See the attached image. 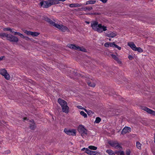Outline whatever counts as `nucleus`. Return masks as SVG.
Listing matches in <instances>:
<instances>
[{
	"mask_svg": "<svg viewBox=\"0 0 155 155\" xmlns=\"http://www.w3.org/2000/svg\"><path fill=\"white\" fill-rule=\"evenodd\" d=\"M93 154H92V155H98L99 153L96 151H93V153H92Z\"/></svg>",
	"mask_w": 155,
	"mask_h": 155,
	"instance_id": "58836bf2",
	"label": "nucleus"
},
{
	"mask_svg": "<svg viewBox=\"0 0 155 155\" xmlns=\"http://www.w3.org/2000/svg\"><path fill=\"white\" fill-rule=\"evenodd\" d=\"M77 107H78V109H82V110H83L84 108V107H82L81 106H77Z\"/></svg>",
	"mask_w": 155,
	"mask_h": 155,
	"instance_id": "a19ab883",
	"label": "nucleus"
},
{
	"mask_svg": "<svg viewBox=\"0 0 155 155\" xmlns=\"http://www.w3.org/2000/svg\"><path fill=\"white\" fill-rule=\"evenodd\" d=\"M111 56L112 58H114L115 61H116L117 63L119 64H122V62L120 59L115 55L111 54Z\"/></svg>",
	"mask_w": 155,
	"mask_h": 155,
	"instance_id": "4468645a",
	"label": "nucleus"
},
{
	"mask_svg": "<svg viewBox=\"0 0 155 155\" xmlns=\"http://www.w3.org/2000/svg\"><path fill=\"white\" fill-rule=\"evenodd\" d=\"M87 23H89V22H87Z\"/></svg>",
	"mask_w": 155,
	"mask_h": 155,
	"instance_id": "4d7b16f0",
	"label": "nucleus"
},
{
	"mask_svg": "<svg viewBox=\"0 0 155 155\" xmlns=\"http://www.w3.org/2000/svg\"><path fill=\"white\" fill-rule=\"evenodd\" d=\"M39 34V33L37 32H32V36H37Z\"/></svg>",
	"mask_w": 155,
	"mask_h": 155,
	"instance_id": "c85d7f7f",
	"label": "nucleus"
},
{
	"mask_svg": "<svg viewBox=\"0 0 155 155\" xmlns=\"http://www.w3.org/2000/svg\"><path fill=\"white\" fill-rule=\"evenodd\" d=\"M109 46L114 48V45L115 44L114 42H109Z\"/></svg>",
	"mask_w": 155,
	"mask_h": 155,
	"instance_id": "2f4dec72",
	"label": "nucleus"
},
{
	"mask_svg": "<svg viewBox=\"0 0 155 155\" xmlns=\"http://www.w3.org/2000/svg\"><path fill=\"white\" fill-rule=\"evenodd\" d=\"M107 0H101V1L103 3H106Z\"/></svg>",
	"mask_w": 155,
	"mask_h": 155,
	"instance_id": "49530a36",
	"label": "nucleus"
},
{
	"mask_svg": "<svg viewBox=\"0 0 155 155\" xmlns=\"http://www.w3.org/2000/svg\"><path fill=\"white\" fill-rule=\"evenodd\" d=\"M6 34L5 33H1L0 34V37L2 38L6 37Z\"/></svg>",
	"mask_w": 155,
	"mask_h": 155,
	"instance_id": "7c9ffc66",
	"label": "nucleus"
},
{
	"mask_svg": "<svg viewBox=\"0 0 155 155\" xmlns=\"http://www.w3.org/2000/svg\"><path fill=\"white\" fill-rule=\"evenodd\" d=\"M64 132L67 134L69 135L75 136L76 131L75 130H68L66 128H65L64 130Z\"/></svg>",
	"mask_w": 155,
	"mask_h": 155,
	"instance_id": "1a4fd4ad",
	"label": "nucleus"
},
{
	"mask_svg": "<svg viewBox=\"0 0 155 155\" xmlns=\"http://www.w3.org/2000/svg\"><path fill=\"white\" fill-rule=\"evenodd\" d=\"M91 26L94 30L99 33L102 32L103 31H105L107 30L106 26H102L101 24H98V22L97 21H94L91 23Z\"/></svg>",
	"mask_w": 155,
	"mask_h": 155,
	"instance_id": "f257e3e1",
	"label": "nucleus"
},
{
	"mask_svg": "<svg viewBox=\"0 0 155 155\" xmlns=\"http://www.w3.org/2000/svg\"><path fill=\"white\" fill-rule=\"evenodd\" d=\"M14 32V35H18L19 36L20 34H21L20 33H19V32Z\"/></svg>",
	"mask_w": 155,
	"mask_h": 155,
	"instance_id": "37998d69",
	"label": "nucleus"
},
{
	"mask_svg": "<svg viewBox=\"0 0 155 155\" xmlns=\"http://www.w3.org/2000/svg\"><path fill=\"white\" fill-rule=\"evenodd\" d=\"M83 110H85V111L87 113V114L88 115H89V113L90 112H91L92 113V112L91 110L88 111L86 109H85L84 108V109Z\"/></svg>",
	"mask_w": 155,
	"mask_h": 155,
	"instance_id": "79ce46f5",
	"label": "nucleus"
},
{
	"mask_svg": "<svg viewBox=\"0 0 155 155\" xmlns=\"http://www.w3.org/2000/svg\"><path fill=\"white\" fill-rule=\"evenodd\" d=\"M80 114L81 115L83 116L84 118H86L87 117V114L84 111H81Z\"/></svg>",
	"mask_w": 155,
	"mask_h": 155,
	"instance_id": "393cba45",
	"label": "nucleus"
},
{
	"mask_svg": "<svg viewBox=\"0 0 155 155\" xmlns=\"http://www.w3.org/2000/svg\"><path fill=\"white\" fill-rule=\"evenodd\" d=\"M109 40V41H111V39L110 38Z\"/></svg>",
	"mask_w": 155,
	"mask_h": 155,
	"instance_id": "6e6d98bb",
	"label": "nucleus"
},
{
	"mask_svg": "<svg viewBox=\"0 0 155 155\" xmlns=\"http://www.w3.org/2000/svg\"><path fill=\"white\" fill-rule=\"evenodd\" d=\"M9 31H10V32L12 33L14 32V31H13L12 29H11V28H10V30H9Z\"/></svg>",
	"mask_w": 155,
	"mask_h": 155,
	"instance_id": "3c124183",
	"label": "nucleus"
},
{
	"mask_svg": "<svg viewBox=\"0 0 155 155\" xmlns=\"http://www.w3.org/2000/svg\"><path fill=\"white\" fill-rule=\"evenodd\" d=\"M113 93H111V92H109V94L110 95H113Z\"/></svg>",
	"mask_w": 155,
	"mask_h": 155,
	"instance_id": "603ef678",
	"label": "nucleus"
},
{
	"mask_svg": "<svg viewBox=\"0 0 155 155\" xmlns=\"http://www.w3.org/2000/svg\"><path fill=\"white\" fill-rule=\"evenodd\" d=\"M135 50V51H137L138 52H140V53H141V52H143V49L141 48L140 47H138V48L137 47L136 48Z\"/></svg>",
	"mask_w": 155,
	"mask_h": 155,
	"instance_id": "a878e982",
	"label": "nucleus"
},
{
	"mask_svg": "<svg viewBox=\"0 0 155 155\" xmlns=\"http://www.w3.org/2000/svg\"><path fill=\"white\" fill-rule=\"evenodd\" d=\"M51 6V5L58 4L59 2L57 0H49Z\"/></svg>",
	"mask_w": 155,
	"mask_h": 155,
	"instance_id": "6ab92c4d",
	"label": "nucleus"
},
{
	"mask_svg": "<svg viewBox=\"0 0 155 155\" xmlns=\"http://www.w3.org/2000/svg\"><path fill=\"white\" fill-rule=\"evenodd\" d=\"M4 58H5V57L4 56H1L0 57V61L2 60Z\"/></svg>",
	"mask_w": 155,
	"mask_h": 155,
	"instance_id": "09e8293b",
	"label": "nucleus"
},
{
	"mask_svg": "<svg viewBox=\"0 0 155 155\" xmlns=\"http://www.w3.org/2000/svg\"><path fill=\"white\" fill-rule=\"evenodd\" d=\"M90 112L89 113V114L90 113Z\"/></svg>",
	"mask_w": 155,
	"mask_h": 155,
	"instance_id": "13d9d810",
	"label": "nucleus"
},
{
	"mask_svg": "<svg viewBox=\"0 0 155 155\" xmlns=\"http://www.w3.org/2000/svg\"><path fill=\"white\" fill-rule=\"evenodd\" d=\"M43 19L48 22L51 25L59 29L62 31H64L67 29V28L66 26L62 25H59V24H56L54 22H53L52 20L47 17H43Z\"/></svg>",
	"mask_w": 155,
	"mask_h": 155,
	"instance_id": "f03ea898",
	"label": "nucleus"
},
{
	"mask_svg": "<svg viewBox=\"0 0 155 155\" xmlns=\"http://www.w3.org/2000/svg\"><path fill=\"white\" fill-rule=\"evenodd\" d=\"M49 1V0L47 1H44L42 0L40 2L39 5L41 6L42 7L44 8H48L51 6L50 4Z\"/></svg>",
	"mask_w": 155,
	"mask_h": 155,
	"instance_id": "0eeeda50",
	"label": "nucleus"
},
{
	"mask_svg": "<svg viewBox=\"0 0 155 155\" xmlns=\"http://www.w3.org/2000/svg\"><path fill=\"white\" fill-rule=\"evenodd\" d=\"M67 46L69 48L78 51H81L84 52H86V50L84 48L80 47L79 46H76L74 44H68Z\"/></svg>",
	"mask_w": 155,
	"mask_h": 155,
	"instance_id": "20e7f679",
	"label": "nucleus"
},
{
	"mask_svg": "<svg viewBox=\"0 0 155 155\" xmlns=\"http://www.w3.org/2000/svg\"><path fill=\"white\" fill-rule=\"evenodd\" d=\"M23 119L24 120H28L27 118L26 117H24L23 118Z\"/></svg>",
	"mask_w": 155,
	"mask_h": 155,
	"instance_id": "8fccbe9b",
	"label": "nucleus"
},
{
	"mask_svg": "<svg viewBox=\"0 0 155 155\" xmlns=\"http://www.w3.org/2000/svg\"><path fill=\"white\" fill-rule=\"evenodd\" d=\"M58 102L61 106L62 111L66 113H68L69 112V108L67 105V102L61 98H59Z\"/></svg>",
	"mask_w": 155,
	"mask_h": 155,
	"instance_id": "7ed1b4c3",
	"label": "nucleus"
},
{
	"mask_svg": "<svg viewBox=\"0 0 155 155\" xmlns=\"http://www.w3.org/2000/svg\"><path fill=\"white\" fill-rule=\"evenodd\" d=\"M141 144L139 142H137L136 146L139 149H141Z\"/></svg>",
	"mask_w": 155,
	"mask_h": 155,
	"instance_id": "bb28decb",
	"label": "nucleus"
},
{
	"mask_svg": "<svg viewBox=\"0 0 155 155\" xmlns=\"http://www.w3.org/2000/svg\"><path fill=\"white\" fill-rule=\"evenodd\" d=\"M92 7H88L87 6L85 7H84L82 8H81V10L82 9L83 10L86 11V10L90 11L91 9H92ZM79 9H80V8H78Z\"/></svg>",
	"mask_w": 155,
	"mask_h": 155,
	"instance_id": "aec40b11",
	"label": "nucleus"
},
{
	"mask_svg": "<svg viewBox=\"0 0 155 155\" xmlns=\"http://www.w3.org/2000/svg\"><path fill=\"white\" fill-rule=\"evenodd\" d=\"M127 45L133 50L135 51L136 48V46L133 42H129L127 43Z\"/></svg>",
	"mask_w": 155,
	"mask_h": 155,
	"instance_id": "ddd939ff",
	"label": "nucleus"
},
{
	"mask_svg": "<svg viewBox=\"0 0 155 155\" xmlns=\"http://www.w3.org/2000/svg\"><path fill=\"white\" fill-rule=\"evenodd\" d=\"M101 121V119L99 117H97L96 118V120L94 122L95 123H99Z\"/></svg>",
	"mask_w": 155,
	"mask_h": 155,
	"instance_id": "cd10ccee",
	"label": "nucleus"
},
{
	"mask_svg": "<svg viewBox=\"0 0 155 155\" xmlns=\"http://www.w3.org/2000/svg\"><path fill=\"white\" fill-rule=\"evenodd\" d=\"M106 152L110 155H115L114 152L111 150H107L106 151Z\"/></svg>",
	"mask_w": 155,
	"mask_h": 155,
	"instance_id": "4be33fe9",
	"label": "nucleus"
},
{
	"mask_svg": "<svg viewBox=\"0 0 155 155\" xmlns=\"http://www.w3.org/2000/svg\"><path fill=\"white\" fill-rule=\"evenodd\" d=\"M104 46L107 48H108L109 47V42L105 43L104 44Z\"/></svg>",
	"mask_w": 155,
	"mask_h": 155,
	"instance_id": "e433bc0d",
	"label": "nucleus"
},
{
	"mask_svg": "<svg viewBox=\"0 0 155 155\" xmlns=\"http://www.w3.org/2000/svg\"><path fill=\"white\" fill-rule=\"evenodd\" d=\"M88 149L87 148H83L81 149V150L82 151H84V150H85V151H87V149Z\"/></svg>",
	"mask_w": 155,
	"mask_h": 155,
	"instance_id": "de8ad7c7",
	"label": "nucleus"
},
{
	"mask_svg": "<svg viewBox=\"0 0 155 155\" xmlns=\"http://www.w3.org/2000/svg\"><path fill=\"white\" fill-rule=\"evenodd\" d=\"M115 153L116 154H118V153H119L120 154V155H124V153L123 151H117L115 152Z\"/></svg>",
	"mask_w": 155,
	"mask_h": 155,
	"instance_id": "c756f323",
	"label": "nucleus"
},
{
	"mask_svg": "<svg viewBox=\"0 0 155 155\" xmlns=\"http://www.w3.org/2000/svg\"><path fill=\"white\" fill-rule=\"evenodd\" d=\"M24 39L26 40H27V41H28L30 39V38L28 37H27L26 36H25Z\"/></svg>",
	"mask_w": 155,
	"mask_h": 155,
	"instance_id": "a18cd8bd",
	"label": "nucleus"
},
{
	"mask_svg": "<svg viewBox=\"0 0 155 155\" xmlns=\"http://www.w3.org/2000/svg\"><path fill=\"white\" fill-rule=\"evenodd\" d=\"M30 122H31V124H30L29 127L30 129L32 130H34L36 128V126L35 123H34V121L30 120Z\"/></svg>",
	"mask_w": 155,
	"mask_h": 155,
	"instance_id": "2eb2a0df",
	"label": "nucleus"
},
{
	"mask_svg": "<svg viewBox=\"0 0 155 155\" xmlns=\"http://www.w3.org/2000/svg\"><path fill=\"white\" fill-rule=\"evenodd\" d=\"M128 58L130 60H132L134 58L131 55H129L128 56Z\"/></svg>",
	"mask_w": 155,
	"mask_h": 155,
	"instance_id": "c9c22d12",
	"label": "nucleus"
},
{
	"mask_svg": "<svg viewBox=\"0 0 155 155\" xmlns=\"http://www.w3.org/2000/svg\"><path fill=\"white\" fill-rule=\"evenodd\" d=\"M88 148L90 150H95L97 149V147L93 146H88Z\"/></svg>",
	"mask_w": 155,
	"mask_h": 155,
	"instance_id": "b1692460",
	"label": "nucleus"
},
{
	"mask_svg": "<svg viewBox=\"0 0 155 155\" xmlns=\"http://www.w3.org/2000/svg\"><path fill=\"white\" fill-rule=\"evenodd\" d=\"M8 152H10V151H9Z\"/></svg>",
	"mask_w": 155,
	"mask_h": 155,
	"instance_id": "bf43d9fd",
	"label": "nucleus"
},
{
	"mask_svg": "<svg viewBox=\"0 0 155 155\" xmlns=\"http://www.w3.org/2000/svg\"><path fill=\"white\" fill-rule=\"evenodd\" d=\"M6 37L8 40L11 42L16 43L18 41V39L16 36L11 34H6Z\"/></svg>",
	"mask_w": 155,
	"mask_h": 155,
	"instance_id": "423d86ee",
	"label": "nucleus"
},
{
	"mask_svg": "<svg viewBox=\"0 0 155 155\" xmlns=\"http://www.w3.org/2000/svg\"><path fill=\"white\" fill-rule=\"evenodd\" d=\"M154 143H155V134H154Z\"/></svg>",
	"mask_w": 155,
	"mask_h": 155,
	"instance_id": "864d4df0",
	"label": "nucleus"
},
{
	"mask_svg": "<svg viewBox=\"0 0 155 155\" xmlns=\"http://www.w3.org/2000/svg\"><path fill=\"white\" fill-rule=\"evenodd\" d=\"M96 1L95 0H91L87 1L86 2V5L88 4H94L96 2Z\"/></svg>",
	"mask_w": 155,
	"mask_h": 155,
	"instance_id": "412c9836",
	"label": "nucleus"
},
{
	"mask_svg": "<svg viewBox=\"0 0 155 155\" xmlns=\"http://www.w3.org/2000/svg\"><path fill=\"white\" fill-rule=\"evenodd\" d=\"M58 0L59 1L64 2L65 1H66V0Z\"/></svg>",
	"mask_w": 155,
	"mask_h": 155,
	"instance_id": "5fc2aeb1",
	"label": "nucleus"
},
{
	"mask_svg": "<svg viewBox=\"0 0 155 155\" xmlns=\"http://www.w3.org/2000/svg\"><path fill=\"white\" fill-rule=\"evenodd\" d=\"M10 28H4L3 30L5 31H8L10 30Z\"/></svg>",
	"mask_w": 155,
	"mask_h": 155,
	"instance_id": "ea45409f",
	"label": "nucleus"
},
{
	"mask_svg": "<svg viewBox=\"0 0 155 155\" xmlns=\"http://www.w3.org/2000/svg\"><path fill=\"white\" fill-rule=\"evenodd\" d=\"M19 36H20L21 38H23L24 39V38L25 37V36H24L21 33L20 34Z\"/></svg>",
	"mask_w": 155,
	"mask_h": 155,
	"instance_id": "c03bdc74",
	"label": "nucleus"
},
{
	"mask_svg": "<svg viewBox=\"0 0 155 155\" xmlns=\"http://www.w3.org/2000/svg\"><path fill=\"white\" fill-rule=\"evenodd\" d=\"M85 152L88 154L92 155V154H93L92 153H93V151L90 150L88 149H87V151H85Z\"/></svg>",
	"mask_w": 155,
	"mask_h": 155,
	"instance_id": "5701e85b",
	"label": "nucleus"
},
{
	"mask_svg": "<svg viewBox=\"0 0 155 155\" xmlns=\"http://www.w3.org/2000/svg\"><path fill=\"white\" fill-rule=\"evenodd\" d=\"M26 33L28 35H32V32L30 31H26Z\"/></svg>",
	"mask_w": 155,
	"mask_h": 155,
	"instance_id": "f704fd0d",
	"label": "nucleus"
},
{
	"mask_svg": "<svg viewBox=\"0 0 155 155\" xmlns=\"http://www.w3.org/2000/svg\"><path fill=\"white\" fill-rule=\"evenodd\" d=\"M142 109L147 112L148 113L155 116V111H153L146 107L143 106L142 107Z\"/></svg>",
	"mask_w": 155,
	"mask_h": 155,
	"instance_id": "9b49d317",
	"label": "nucleus"
},
{
	"mask_svg": "<svg viewBox=\"0 0 155 155\" xmlns=\"http://www.w3.org/2000/svg\"><path fill=\"white\" fill-rule=\"evenodd\" d=\"M0 74L4 76V78L7 80H9L10 78L9 75L7 73V71L5 69L0 70Z\"/></svg>",
	"mask_w": 155,
	"mask_h": 155,
	"instance_id": "6e6552de",
	"label": "nucleus"
},
{
	"mask_svg": "<svg viewBox=\"0 0 155 155\" xmlns=\"http://www.w3.org/2000/svg\"><path fill=\"white\" fill-rule=\"evenodd\" d=\"M114 47L117 48L119 50H120L121 49V48L120 47L118 46L117 45L115 44L114 45Z\"/></svg>",
	"mask_w": 155,
	"mask_h": 155,
	"instance_id": "72a5a7b5",
	"label": "nucleus"
},
{
	"mask_svg": "<svg viewBox=\"0 0 155 155\" xmlns=\"http://www.w3.org/2000/svg\"><path fill=\"white\" fill-rule=\"evenodd\" d=\"M108 143L110 146L115 149H118L122 148L121 146L119 144L117 141L109 140Z\"/></svg>",
	"mask_w": 155,
	"mask_h": 155,
	"instance_id": "39448f33",
	"label": "nucleus"
},
{
	"mask_svg": "<svg viewBox=\"0 0 155 155\" xmlns=\"http://www.w3.org/2000/svg\"><path fill=\"white\" fill-rule=\"evenodd\" d=\"M116 35L117 34L115 32H110L106 34V36L109 37L114 38Z\"/></svg>",
	"mask_w": 155,
	"mask_h": 155,
	"instance_id": "f3484780",
	"label": "nucleus"
},
{
	"mask_svg": "<svg viewBox=\"0 0 155 155\" xmlns=\"http://www.w3.org/2000/svg\"><path fill=\"white\" fill-rule=\"evenodd\" d=\"M69 6L71 8L78 7H80L81 5V4H79L78 3H72L69 4Z\"/></svg>",
	"mask_w": 155,
	"mask_h": 155,
	"instance_id": "a211bd4d",
	"label": "nucleus"
},
{
	"mask_svg": "<svg viewBox=\"0 0 155 155\" xmlns=\"http://www.w3.org/2000/svg\"><path fill=\"white\" fill-rule=\"evenodd\" d=\"M78 131L81 133V135L84 134H87V130L82 125H80L78 126Z\"/></svg>",
	"mask_w": 155,
	"mask_h": 155,
	"instance_id": "9d476101",
	"label": "nucleus"
},
{
	"mask_svg": "<svg viewBox=\"0 0 155 155\" xmlns=\"http://www.w3.org/2000/svg\"><path fill=\"white\" fill-rule=\"evenodd\" d=\"M95 81H93L92 79H91V80H90L89 81H88L87 82L88 85L92 87H95L96 84H95Z\"/></svg>",
	"mask_w": 155,
	"mask_h": 155,
	"instance_id": "dca6fc26",
	"label": "nucleus"
},
{
	"mask_svg": "<svg viewBox=\"0 0 155 155\" xmlns=\"http://www.w3.org/2000/svg\"><path fill=\"white\" fill-rule=\"evenodd\" d=\"M91 14L92 15H99L101 14V13L98 12H94V13H91Z\"/></svg>",
	"mask_w": 155,
	"mask_h": 155,
	"instance_id": "4c0bfd02",
	"label": "nucleus"
},
{
	"mask_svg": "<svg viewBox=\"0 0 155 155\" xmlns=\"http://www.w3.org/2000/svg\"><path fill=\"white\" fill-rule=\"evenodd\" d=\"M131 151L130 150L127 149L126 150V154L127 155H130Z\"/></svg>",
	"mask_w": 155,
	"mask_h": 155,
	"instance_id": "473e14b6",
	"label": "nucleus"
},
{
	"mask_svg": "<svg viewBox=\"0 0 155 155\" xmlns=\"http://www.w3.org/2000/svg\"><path fill=\"white\" fill-rule=\"evenodd\" d=\"M131 128L128 127H125L122 130L121 134L122 135H124L127 133H129L131 132Z\"/></svg>",
	"mask_w": 155,
	"mask_h": 155,
	"instance_id": "f8f14e48",
	"label": "nucleus"
}]
</instances>
